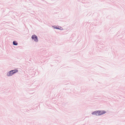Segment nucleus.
Listing matches in <instances>:
<instances>
[{"label": "nucleus", "instance_id": "1", "mask_svg": "<svg viewBox=\"0 0 125 125\" xmlns=\"http://www.w3.org/2000/svg\"><path fill=\"white\" fill-rule=\"evenodd\" d=\"M18 70H11L9 73H8L7 75L8 76H12L14 73H16L18 72Z\"/></svg>", "mask_w": 125, "mask_h": 125}, {"label": "nucleus", "instance_id": "2", "mask_svg": "<svg viewBox=\"0 0 125 125\" xmlns=\"http://www.w3.org/2000/svg\"><path fill=\"white\" fill-rule=\"evenodd\" d=\"M32 39L34 40L36 42H37L38 41V40L37 36L35 35H33L31 37Z\"/></svg>", "mask_w": 125, "mask_h": 125}, {"label": "nucleus", "instance_id": "3", "mask_svg": "<svg viewBox=\"0 0 125 125\" xmlns=\"http://www.w3.org/2000/svg\"><path fill=\"white\" fill-rule=\"evenodd\" d=\"M92 114L96 115H99V111H96L93 112L92 113Z\"/></svg>", "mask_w": 125, "mask_h": 125}, {"label": "nucleus", "instance_id": "4", "mask_svg": "<svg viewBox=\"0 0 125 125\" xmlns=\"http://www.w3.org/2000/svg\"><path fill=\"white\" fill-rule=\"evenodd\" d=\"M99 111V115H103L106 113V112L104 111Z\"/></svg>", "mask_w": 125, "mask_h": 125}, {"label": "nucleus", "instance_id": "5", "mask_svg": "<svg viewBox=\"0 0 125 125\" xmlns=\"http://www.w3.org/2000/svg\"><path fill=\"white\" fill-rule=\"evenodd\" d=\"M13 45H17L18 44V43L14 41L13 42Z\"/></svg>", "mask_w": 125, "mask_h": 125}, {"label": "nucleus", "instance_id": "6", "mask_svg": "<svg viewBox=\"0 0 125 125\" xmlns=\"http://www.w3.org/2000/svg\"><path fill=\"white\" fill-rule=\"evenodd\" d=\"M56 28V29H59V28Z\"/></svg>", "mask_w": 125, "mask_h": 125}]
</instances>
